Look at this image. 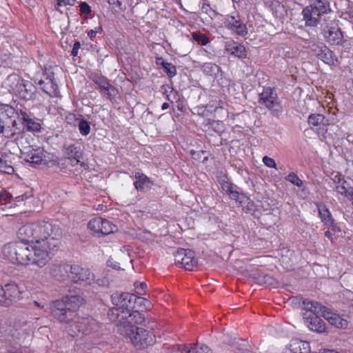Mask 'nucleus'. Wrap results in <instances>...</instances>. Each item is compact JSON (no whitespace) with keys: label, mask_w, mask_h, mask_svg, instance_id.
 I'll use <instances>...</instances> for the list:
<instances>
[{"label":"nucleus","mask_w":353,"mask_h":353,"mask_svg":"<svg viewBox=\"0 0 353 353\" xmlns=\"http://www.w3.org/2000/svg\"><path fill=\"white\" fill-rule=\"evenodd\" d=\"M57 233V235H51L48 238H46L44 241H41V243H39L40 245H43L44 248H47V250L48 252L50 251H54L57 249L60 244L59 239L57 237V235L59 234Z\"/></svg>","instance_id":"c9c22d12"},{"label":"nucleus","mask_w":353,"mask_h":353,"mask_svg":"<svg viewBox=\"0 0 353 353\" xmlns=\"http://www.w3.org/2000/svg\"><path fill=\"white\" fill-rule=\"evenodd\" d=\"M99 323L92 316H79L74 315L67 327L68 334L72 336L88 335L97 332Z\"/></svg>","instance_id":"7ed1b4c3"},{"label":"nucleus","mask_w":353,"mask_h":353,"mask_svg":"<svg viewBox=\"0 0 353 353\" xmlns=\"http://www.w3.org/2000/svg\"><path fill=\"white\" fill-rule=\"evenodd\" d=\"M2 254L5 259L14 264L30 265L31 246L23 242H13L5 245Z\"/></svg>","instance_id":"f257e3e1"},{"label":"nucleus","mask_w":353,"mask_h":353,"mask_svg":"<svg viewBox=\"0 0 353 353\" xmlns=\"http://www.w3.org/2000/svg\"><path fill=\"white\" fill-rule=\"evenodd\" d=\"M49 260L48 251L43 245L37 244L31 246L30 265H34L39 268L44 267Z\"/></svg>","instance_id":"f3484780"},{"label":"nucleus","mask_w":353,"mask_h":353,"mask_svg":"<svg viewBox=\"0 0 353 353\" xmlns=\"http://www.w3.org/2000/svg\"><path fill=\"white\" fill-rule=\"evenodd\" d=\"M111 300L115 307L108 310V316L111 321L115 322L121 317V311L130 310L132 307L136 298L129 293L117 292L112 294Z\"/></svg>","instance_id":"39448f33"},{"label":"nucleus","mask_w":353,"mask_h":353,"mask_svg":"<svg viewBox=\"0 0 353 353\" xmlns=\"http://www.w3.org/2000/svg\"><path fill=\"white\" fill-rule=\"evenodd\" d=\"M308 123L312 127L323 128L329 125V121L321 114H312L308 117Z\"/></svg>","instance_id":"473e14b6"},{"label":"nucleus","mask_w":353,"mask_h":353,"mask_svg":"<svg viewBox=\"0 0 353 353\" xmlns=\"http://www.w3.org/2000/svg\"><path fill=\"white\" fill-rule=\"evenodd\" d=\"M170 353H196L192 344L176 345L170 349Z\"/></svg>","instance_id":"e433bc0d"},{"label":"nucleus","mask_w":353,"mask_h":353,"mask_svg":"<svg viewBox=\"0 0 353 353\" xmlns=\"http://www.w3.org/2000/svg\"><path fill=\"white\" fill-rule=\"evenodd\" d=\"M201 70L207 75H216L219 71V67L213 63H205L201 67Z\"/></svg>","instance_id":"4c0bfd02"},{"label":"nucleus","mask_w":353,"mask_h":353,"mask_svg":"<svg viewBox=\"0 0 353 353\" xmlns=\"http://www.w3.org/2000/svg\"><path fill=\"white\" fill-rule=\"evenodd\" d=\"M192 37L195 41L202 46H205L209 43L208 37L204 34L193 32L192 34Z\"/></svg>","instance_id":"37998d69"},{"label":"nucleus","mask_w":353,"mask_h":353,"mask_svg":"<svg viewBox=\"0 0 353 353\" xmlns=\"http://www.w3.org/2000/svg\"><path fill=\"white\" fill-rule=\"evenodd\" d=\"M310 330L318 333H323L326 332L325 323L317 315L310 316L308 319H303Z\"/></svg>","instance_id":"c85d7f7f"},{"label":"nucleus","mask_w":353,"mask_h":353,"mask_svg":"<svg viewBox=\"0 0 353 353\" xmlns=\"http://www.w3.org/2000/svg\"><path fill=\"white\" fill-rule=\"evenodd\" d=\"M62 300L67 304L69 314L72 316H74L73 312L77 310L83 302V299L78 295H67Z\"/></svg>","instance_id":"7c9ffc66"},{"label":"nucleus","mask_w":353,"mask_h":353,"mask_svg":"<svg viewBox=\"0 0 353 353\" xmlns=\"http://www.w3.org/2000/svg\"><path fill=\"white\" fill-rule=\"evenodd\" d=\"M54 8L57 11L61 12V7L62 6H72L75 4L77 0H54Z\"/></svg>","instance_id":"a18cd8bd"},{"label":"nucleus","mask_w":353,"mask_h":353,"mask_svg":"<svg viewBox=\"0 0 353 353\" xmlns=\"http://www.w3.org/2000/svg\"><path fill=\"white\" fill-rule=\"evenodd\" d=\"M145 321V316L138 311L123 310L121 311V317L116 321L117 322V330L122 326L135 327L134 325L141 324Z\"/></svg>","instance_id":"4468645a"},{"label":"nucleus","mask_w":353,"mask_h":353,"mask_svg":"<svg viewBox=\"0 0 353 353\" xmlns=\"http://www.w3.org/2000/svg\"><path fill=\"white\" fill-rule=\"evenodd\" d=\"M0 171L8 174H12L14 172V168L3 155L0 157Z\"/></svg>","instance_id":"ea45409f"},{"label":"nucleus","mask_w":353,"mask_h":353,"mask_svg":"<svg viewBox=\"0 0 353 353\" xmlns=\"http://www.w3.org/2000/svg\"><path fill=\"white\" fill-rule=\"evenodd\" d=\"M323 317L332 325L337 328L345 329L348 326V321L339 314L332 312L327 308Z\"/></svg>","instance_id":"393cba45"},{"label":"nucleus","mask_w":353,"mask_h":353,"mask_svg":"<svg viewBox=\"0 0 353 353\" xmlns=\"http://www.w3.org/2000/svg\"><path fill=\"white\" fill-rule=\"evenodd\" d=\"M88 228L96 234L108 235L117 230V227L110 221L97 217L91 219L88 224Z\"/></svg>","instance_id":"2eb2a0df"},{"label":"nucleus","mask_w":353,"mask_h":353,"mask_svg":"<svg viewBox=\"0 0 353 353\" xmlns=\"http://www.w3.org/2000/svg\"><path fill=\"white\" fill-rule=\"evenodd\" d=\"M155 62L157 65L161 66L163 69L168 77H173L176 74V67L172 63L165 61L163 57L156 58Z\"/></svg>","instance_id":"f704fd0d"},{"label":"nucleus","mask_w":353,"mask_h":353,"mask_svg":"<svg viewBox=\"0 0 353 353\" xmlns=\"http://www.w3.org/2000/svg\"><path fill=\"white\" fill-rule=\"evenodd\" d=\"M23 159L26 161L32 164H40L43 159V151L41 148L29 149L27 152H23Z\"/></svg>","instance_id":"cd10ccee"},{"label":"nucleus","mask_w":353,"mask_h":353,"mask_svg":"<svg viewBox=\"0 0 353 353\" xmlns=\"http://www.w3.org/2000/svg\"><path fill=\"white\" fill-rule=\"evenodd\" d=\"M224 23L228 29L239 36L243 37L248 34L247 26L238 13L226 15Z\"/></svg>","instance_id":"dca6fc26"},{"label":"nucleus","mask_w":353,"mask_h":353,"mask_svg":"<svg viewBox=\"0 0 353 353\" xmlns=\"http://www.w3.org/2000/svg\"><path fill=\"white\" fill-rule=\"evenodd\" d=\"M317 208L319 216L323 224L331 228L334 231H339V228L334 224L332 214L326 205L323 203H319L317 204Z\"/></svg>","instance_id":"b1692460"},{"label":"nucleus","mask_w":353,"mask_h":353,"mask_svg":"<svg viewBox=\"0 0 353 353\" xmlns=\"http://www.w3.org/2000/svg\"><path fill=\"white\" fill-rule=\"evenodd\" d=\"M303 307L304 310L303 313V319H308L316 315L323 316V314L327 310V307L321 305L319 303L307 299L303 301Z\"/></svg>","instance_id":"aec40b11"},{"label":"nucleus","mask_w":353,"mask_h":353,"mask_svg":"<svg viewBox=\"0 0 353 353\" xmlns=\"http://www.w3.org/2000/svg\"><path fill=\"white\" fill-rule=\"evenodd\" d=\"M20 120L22 121L23 128L28 131L39 132L41 130V124L37 119L32 117L30 114L21 111L19 115Z\"/></svg>","instance_id":"5701e85b"},{"label":"nucleus","mask_w":353,"mask_h":353,"mask_svg":"<svg viewBox=\"0 0 353 353\" xmlns=\"http://www.w3.org/2000/svg\"><path fill=\"white\" fill-rule=\"evenodd\" d=\"M232 199L237 201L239 199V192L233 189L228 194Z\"/></svg>","instance_id":"bf43d9fd"},{"label":"nucleus","mask_w":353,"mask_h":353,"mask_svg":"<svg viewBox=\"0 0 353 353\" xmlns=\"http://www.w3.org/2000/svg\"><path fill=\"white\" fill-rule=\"evenodd\" d=\"M169 106H170V105H169V103H168L165 102V103H163V105H162V106H161V109H162L163 110H165L168 109V108H169Z\"/></svg>","instance_id":"774afa93"},{"label":"nucleus","mask_w":353,"mask_h":353,"mask_svg":"<svg viewBox=\"0 0 353 353\" xmlns=\"http://www.w3.org/2000/svg\"><path fill=\"white\" fill-rule=\"evenodd\" d=\"M97 30H90V31H88V36L91 39H93L94 38H95L96 37V34H97Z\"/></svg>","instance_id":"e2e57ef3"},{"label":"nucleus","mask_w":353,"mask_h":353,"mask_svg":"<svg viewBox=\"0 0 353 353\" xmlns=\"http://www.w3.org/2000/svg\"><path fill=\"white\" fill-rule=\"evenodd\" d=\"M80 47H81L80 42L76 41L74 43L73 48H72V51H71V54L73 57H77V56L78 52H79V49L80 48Z\"/></svg>","instance_id":"4d7b16f0"},{"label":"nucleus","mask_w":353,"mask_h":353,"mask_svg":"<svg viewBox=\"0 0 353 353\" xmlns=\"http://www.w3.org/2000/svg\"><path fill=\"white\" fill-rule=\"evenodd\" d=\"M345 197H346L353 205V187L349 189V192H347V194Z\"/></svg>","instance_id":"052dcab7"},{"label":"nucleus","mask_w":353,"mask_h":353,"mask_svg":"<svg viewBox=\"0 0 353 353\" xmlns=\"http://www.w3.org/2000/svg\"><path fill=\"white\" fill-rule=\"evenodd\" d=\"M174 261L178 267L189 271L197 265V259L191 250L179 249L174 254Z\"/></svg>","instance_id":"9d476101"},{"label":"nucleus","mask_w":353,"mask_h":353,"mask_svg":"<svg viewBox=\"0 0 353 353\" xmlns=\"http://www.w3.org/2000/svg\"><path fill=\"white\" fill-rule=\"evenodd\" d=\"M6 353H30L26 346H9Z\"/></svg>","instance_id":"de8ad7c7"},{"label":"nucleus","mask_w":353,"mask_h":353,"mask_svg":"<svg viewBox=\"0 0 353 353\" xmlns=\"http://www.w3.org/2000/svg\"><path fill=\"white\" fill-rule=\"evenodd\" d=\"M63 154L72 166L79 165L83 170L89 169L88 163L81 161L83 154L81 143H65L63 147Z\"/></svg>","instance_id":"0eeeda50"},{"label":"nucleus","mask_w":353,"mask_h":353,"mask_svg":"<svg viewBox=\"0 0 353 353\" xmlns=\"http://www.w3.org/2000/svg\"><path fill=\"white\" fill-rule=\"evenodd\" d=\"M79 8L80 14L82 15L84 19H88L92 12L91 7L86 2H81Z\"/></svg>","instance_id":"49530a36"},{"label":"nucleus","mask_w":353,"mask_h":353,"mask_svg":"<svg viewBox=\"0 0 353 353\" xmlns=\"http://www.w3.org/2000/svg\"><path fill=\"white\" fill-rule=\"evenodd\" d=\"M313 55L329 65H339V60L335 53L323 43H314L310 46Z\"/></svg>","instance_id":"1a4fd4ad"},{"label":"nucleus","mask_w":353,"mask_h":353,"mask_svg":"<svg viewBox=\"0 0 353 353\" xmlns=\"http://www.w3.org/2000/svg\"><path fill=\"white\" fill-rule=\"evenodd\" d=\"M33 304L36 307L44 310L46 312L47 311V309L49 308V307H48V304L43 301L39 302V301H35L33 302Z\"/></svg>","instance_id":"13d9d810"},{"label":"nucleus","mask_w":353,"mask_h":353,"mask_svg":"<svg viewBox=\"0 0 353 353\" xmlns=\"http://www.w3.org/2000/svg\"><path fill=\"white\" fill-rule=\"evenodd\" d=\"M310 346L307 341L294 339L290 341L288 350L285 353H310Z\"/></svg>","instance_id":"bb28decb"},{"label":"nucleus","mask_w":353,"mask_h":353,"mask_svg":"<svg viewBox=\"0 0 353 353\" xmlns=\"http://www.w3.org/2000/svg\"><path fill=\"white\" fill-rule=\"evenodd\" d=\"M134 285L135 288L137 289V294H139L141 295L145 294L144 292H145V288H147V285H146L145 283H144V282H142V283L136 282V283H134Z\"/></svg>","instance_id":"603ef678"},{"label":"nucleus","mask_w":353,"mask_h":353,"mask_svg":"<svg viewBox=\"0 0 353 353\" xmlns=\"http://www.w3.org/2000/svg\"><path fill=\"white\" fill-rule=\"evenodd\" d=\"M259 103L265 107L274 117H279L283 111V107L276 90L270 87L263 88V92L259 94Z\"/></svg>","instance_id":"423d86ee"},{"label":"nucleus","mask_w":353,"mask_h":353,"mask_svg":"<svg viewBox=\"0 0 353 353\" xmlns=\"http://www.w3.org/2000/svg\"><path fill=\"white\" fill-rule=\"evenodd\" d=\"M196 353H212V350L205 345H195Z\"/></svg>","instance_id":"864d4df0"},{"label":"nucleus","mask_w":353,"mask_h":353,"mask_svg":"<svg viewBox=\"0 0 353 353\" xmlns=\"http://www.w3.org/2000/svg\"><path fill=\"white\" fill-rule=\"evenodd\" d=\"M139 299L145 302L144 305L146 308H148L150 306L151 303L148 300L141 297L139 298Z\"/></svg>","instance_id":"69168bd1"},{"label":"nucleus","mask_w":353,"mask_h":353,"mask_svg":"<svg viewBox=\"0 0 353 353\" xmlns=\"http://www.w3.org/2000/svg\"><path fill=\"white\" fill-rule=\"evenodd\" d=\"M262 161H263V163L267 167L271 168H275L276 170H277L276 164L275 163V161L272 158L269 157L268 156H265V157H263Z\"/></svg>","instance_id":"8fccbe9b"},{"label":"nucleus","mask_w":353,"mask_h":353,"mask_svg":"<svg viewBox=\"0 0 353 353\" xmlns=\"http://www.w3.org/2000/svg\"><path fill=\"white\" fill-rule=\"evenodd\" d=\"M350 188L352 187L350 186L348 182L346 180H345L342 181V183H341L340 184L335 185L334 190L338 194L345 196L346 194H347V192H349V189Z\"/></svg>","instance_id":"a19ab883"},{"label":"nucleus","mask_w":353,"mask_h":353,"mask_svg":"<svg viewBox=\"0 0 353 353\" xmlns=\"http://www.w3.org/2000/svg\"><path fill=\"white\" fill-rule=\"evenodd\" d=\"M79 130L80 133L83 135H88L90 132V122L85 119H81L79 122Z\"/></svg>","instance_id":"79ce46f5"},{"label":"nucleus","mask_w":353,"mask_h":353,"mask_svg":"<svg viewBox=\"0 0 353 353\" xmlns=\"http://www.w3.org/2000/svg\"><path fill=\"white\" fill-rule=\"evenodd\" d=\"M330 11L327 0H314L303 9L301 14L306 26L316 27L320 21L321 17Z\"/></svg>","instance_id":"f03ea898"},{"label":"nucleus","mask_w":353,"mask_h":353,"mask_svg":"<svg viewBox=\"0 0 353 353\" xmlns=\"http://www.w3.org/2000/svg\"><path fill=\"white\" fill-rule=\"evenodd\" d=\"M201 10L203 12H204L207 14H210V13L212 12H214L212 10L210 5L209 3H203L202 7H201Z\"/></svg>","instance_id":"6e6d98bb"},{"label":"nucleus","mask_w":353,"mask_h":353,"mask_svg":"<svg viewBox=\"0 0 353 353\" xmlns=\"http://www.w3.org/2000/svg\"><path fill=\"white\" fill-rule=\"evenodd\" d=\"M37 229V226L34 225V223H28L23 225L18 230V238L21 242L28 243L35 242V230Z\"/></svg>","instance_id":"4be33fe9"},{"label":"nucleus","mask_w":353,"mask_h":353,"mask_svg":"<svg viewBox=\"0 0 353 353\" xmlns=\"http://www.w3.org/2000/svg\"><path fill=\"white\" fill-rule=\"evenodd\" d=\"M70 268L67 263H53L49 267V274L57 281H65L70 279Z\"/></svg>","instance_id":"6ab92c4d"},{"label":"nucleus","mask_w":353,"mask_h":353,"mask_svg":"<svg viewBox=\"0 0 353 353\" xmlns=\"http://www.w3.org/2000/svg\"><path fill=\"white\" fill-rule=\"evenodd\" d=\"M325 236L329 239H332V234L330 231L325 232Z\"/></svg>","instance_id":"338daca9"},{"label":"nucleus","mask_w":353,"mask_h":353,"mask_svg":"<svg viewBox=\"0 0 353 353\" xmlns=\"http://www.w3.org/2000/svg\"><path fill=\"white\" fill-rule=\"evenodd\" d=\"M285 179L299 188L303 184V181L294 172H290Z\"/></svg>","instance_id":"c03bdc74"},{"label":"nucleus","mask_w":353,"mask_h":353,"mask_svg":"<svg viewBox=\"0 0 353 353\" xmlns=\"http://www.w3.org/2000/svg\"><path fill=\"white\" fill-rule=\"evenodd\" d=\"M226 50L239 58L243 59L247 56L245 47L235 42L227 43Z\"/></svg>","instance_id":"72a5a7b5"},{"label":"nucleus","mask_w":353,"mask_h":353,"mask_svg":"<svg viewBox=\"0 0 353 353\" xmlns=\"http://www.w3.org/2000/svg\"><path fill=\"white\" fill-rule=\"evenodd\" d=\"M331 179L335 185H337L342 183V181H345L343 176L339 172L333 173L332 174Z\"/></svg>","instance_id":"3c124183"},{"label":"nucleus","mask_w":353,"mask_h":353,"mask_svg":"<svg viewBox=\"0 0 353 353\" xmlns=\"http://www.w3.org/2000/svg\"><path fill=\"white\" fill-rule=\"evenodd\" d=\"M30 335L28 332L22 330H16L12 334V341L15 343H23L26 338Z\"/></svg>","instance_id":"58836bf2"},{"label":"nucleus","mask_w":353,"mask_h":353,"mask_svg":"<svg viewBox=\"0 0 353 353\" xmlns=\"http://www.w3.org/2000/svg\"><path fill=\"white\" fill-rule=\"evenodd\" d=\"M119 333L129 338L137 348H143L151 345L154 342V335L142 327L122 326Z\"/></svg>","instance_id":"20e7f679"},{"label":"nucleus","mask_w":353,"mask_h":353,"mask_svg":"<svg viewBox=\"0 0 353 353\" xmlns=\"http://www.w3.org/2000/svg\"><path fill=\"white\" fill-rule=\"evenodd\" d=\"M93 81L98 85L100 92L108 96V99L112 100V94L114 93L116 89L103 77H95L93 78Z\"/></svg>","instance_id":"a878e982"},{"label":"nucleus","mask_w":353,"mask_h":353,"mask_svg":"<svg viewBox=\"0 0 353 353\" xmlns=\"http://www.w3.org/2000/svg\"><path fill=\"white\" fill-rule=\"evenodd\" d=\"M21 299V291L15 283H8L4 287L1 285L0 301L6 306Z\"/></svg>","instance_id":"ddd939ff"},{"label":"nucleus","mask_w":353,"mask_h":353,"mask_svg":"<svg viewBox=\"0 0 353 353\" xmlns=\"http://www.w3.org/2000/svg\"><path fill=\"white\" fill-rule=\"evenodd\" d=\"M34 225L37 226L35 230V243L39 244L41 241H44L46 238L51 235H57L59 232V228L53 225L48 221H37L34 222Z\"/></svg>","instance_id":"f8f14e48"},{"label":"nucleus","mask_w":353,"mask_h":353,"mask_svg":"<svg viewBox=\"0 0 353 353\" xmlns=\"http://www.w3.org/2000/svg\"><path fill=\"white\" fill-rule=\"evenodd\" d=\"M16 92L21 99L30 100L34 94L35 88L30 82L19 79L17 81Z\"/></svg>","instance_id":"412c9836"},{"label":"nucleus","mask_w":353,"mask_h":353,"mask_svg":"<svg viewBox=\"0 0 353 353\" xmlns=\"http://www.w3.org/2000/svg\"><path fill=\"white\" fill-rule=\"evenodd\" d=\"M221 185L222 190L227 194L233 189L232 185L228 181H223Z\"/></svg>","instance_id":"5fc2aeb1"},{"label":"nucleus","mask_w":353,"mask_h":353,"mask_svg":"<svg viewBox=\"0 0 353 353\" xmlns=\"http://www.w3.org/2000/svg\"><path fill=\"white\" fill-rule=\"evenodd\" d=\"M41 89L50 97H56L58 94V86L51 77L40 80L38 83Z\"/></svg>","instance_id":"c756f323"},{"label":"nucleus","mask_w":353,"mask_h":353,"mask_svg":"<svg viewBox=\"0 0 353 353\" xmlns=\"http://www.w3.org/2000/svg\"><path fill=\"white\" fill-rule=\"evenodd\" d=\"M70 279L75 283L82 285H91L94 281V276L91 272L79 265H71Z\"/></svg>","instance_id":"6e6552de"},{"label":"nucleus","mask_w":353,"mask_h":353,"mask_svg":"<svg viewBox=\"0 0 353 353\" xmlns=\"http://www.w3.org/2000/svg\"><path fill=\"white\" fill-rule=\"evenodd\" d=\"M6 112H8V114L10 117H12V115L14 114L15 110L11 106H7V109L6 110Z\"/></svg>","instance_id":"0e129e2a"},{"label":"nucleus","mask_w":353,"mask_h":353,"mask_svg":"<svg viewBox=\"0 0 353 353\" xmlns=\"http://www.w3.org/2000/svg\"><path fill=\"white\" fill-rule=\"evenodd\" d=\"M49 309L53 317L61 323H65L69 325L72 315L69 314V310L67 304L63 300H56L52 301Z\"/></svg>","instance_id":"9b49d317"},{"label":"nucleus","mask_w":353,"mask_h":353,"mask_svg":"<svg viewBox=\"0 0 353 353\" xmlns=\"http://www.w3.org/2000/svg\"><path fill=\"white\" fill-rule=\"evenodd\" d=\"M137 181L134 185L135 188L139 191H144L145 190L150 189L153 185L150 179L144 174L136 172L134 175Z\"/></svg>","instance_id":"2f4dec72"},{"label":"nucleus","mask_w":353,"mask_h":353,"mask_svg":"<svg viewBox=\"0 0 353 353\" xmlns=\"http://www.w3.org/2000/svg\"><path fill=\"white\" fill-rule=\"evenodd\" d=\"M325 40L330 45H343L345 41L343 34L337 24L327 26L323 30Z\"/></svg>","instance_id":"a211bd4d"},{"label":"nucleus","mask_w":353,"mask_h":353,"mask_svg":"<svg viewBox=\"0 0 353 353\" xmlns=\"http://www.w3.org/2000/svg\"><path fill=\"white\" fill-rule=\"evenodd\" d=\"M12 198V195L6 192V190H2L0 192V205H6L8 202L10 201Z\"/></svg>","instance_id":"09e8293b"},{"label":"nucleus","mask_w":353,"mask_h":353,"mask_svg":"<svg viewBox=\"0 0 353 353\" xmlns=\"http://www.w3.org/2000/svg\"><path fill=\"white\" fill-rule=\"evenodd\" d=\"M108 2L112 6H120L121 4V0H108Z\"/></svg>","instance_id":"680f3d73"}]
</instances>
